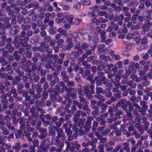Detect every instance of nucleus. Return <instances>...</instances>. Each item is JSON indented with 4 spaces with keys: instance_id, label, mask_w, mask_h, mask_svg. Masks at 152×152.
Instances as JSON below:
<instances>
[{
    "instance_id": "obj_1",
    "label": "nucleus",
    "mask_w": 152,
    "mask_h": 152,
    "mask_svg": "<svg viewBox=\"0 0 152 152\" xmlns=\"http://www.w3.org/2000/svg\"><path fill=\"white\" fill-rule=\"evenodd\" d=\"M33 33L31 31H28L26 32L24 31H22L20 34L15 36L12 43L18 47L23 46L26 47L28 46L29 37Z\"/></svg>"
},
{
    "instance_id": "obj_2",
    "label": "nucleus",
    "mask_w": 152,
    "mask_h": 152,
    "mask_svg": "<svg viewBox=\"0 0 152 152\" xmlns=\"http://www.w3.org/2000/svg\"><path fill=\"white\" fill-rule=\"evenodd\" d=\"M97 69L99 71L104 70L106 73H117V67L116 64L113 65L112 63L108 64L107 62H101L100 65L98 66Z\"/></svg>"
},
{
    "instance_id": "obj_3",
    "label": "nucleus",
    "mask_w": 152,
    "mask_h": 152,
    "mask_svg": "<svg viewBox=\"0 0 152 152\" xmlns=\"http://www.w3.org/2000/svg\"><path fill=\"white\" fill-rule=\"evenodd\" d=\"M66 95L69 97H66L64 98L63 101L61 102L62 104H65L66 101H67L68 103H70L72 100L70 97L72 99H74L77 98V88H72V87H67L66 90Z\"/></svg>"
},
{
    "instance_id": "obj_4",
    "label": "nucleus",
    "mask_w": 152,
    "mask_h": 152,
    "mask_svg": "<svg viewBox=\"0 0 152 152\" xmlns=\"http://www.w3.org/2000/svg\"><path fill=\"white\" fill-rule=\"evenodd\" d=\"M56 45L54 48V50L55 52H57L59 48H61V51H65L67 50H69L71 49L73 46H72V44H68L66 43H64V40L63 39H60L56 41Z\"/></svg>"
},
{
    "instance_id": "obj_5",
    "label": "nucleus",
    "mask_w": 152,
    "mask_h": 152,
    "mask_svg": "<svg viewBox=\"0 0 152 152\" xmlns=\"http://www.w3.org/2000/svg\"><path fill=\"white\" fill-rule=\"evenodd\" d=\"M48 92L50 93V99L53 102H61L63 100V97L58 96V92L56 89L54 90L53 88H48Z\"/></svg>"
},
{
    "instance_id": "obj_6",
    "label": "nucleus",
    "mask_w": 152,
    "mask_h": 152,
    "mask_svg": "<svg viewBox=\"0 0 152 152\" xmlns=\"http://www.w3.org/2000/svg\"><path fill=\"white\" fill-rule=\"evenodd\" d=\"M48 83L46 82L43 86V92L42 94V98L41 101L37 100L36 102V105L37 106H43L45 104V99L48 98Z\"/></svg>"
},
{
    "instance_id": "obj_7",
    "label": "nucleus",
    "mask_w": 152,
    "mask_h": 152,
    "mask_svg": "<svg viewBox=\"0 0 152 152\" xmlns=\"http://www.w3.org/2000/svg\"><path fill=\"white\" fill-rule=\"evenodd\" d=\"M83 92L86 94V96L89 99H92V96L91 94H94L95 93L94 90V85H86L84 86Z\"/></svg>"
},
{
    "instance_id": "obj_8",
    "label": "nucleus",
    "mask_w": 152,
    "mask_h": 152,
    "mask_svg": "<svg viewBox=\"0 0 152 152\" xmlns=\"http://www.w3.org/2000/svg\"><path fill=\"white\" fill-rule=\"evenodd\" d=\"M30 111L32 113V115L34 116L37 117L40 113H45V110L41 108L38 106L34 105L30 109Z\"/></svg>"
},
{
    "instance_id": "obj_9",
    "label": "nucleus",
    "mask_w": 152,
    "mask_h": 152,
    "mask_svg": "<svg viewBox=\"0 0 152 152\" xmlns=\"http://www.w3.org/2000/svg\"><path fill=\"white\" fill-rule=\"evenodd\" d=\"M137 17L135 15H133L131 17V20L130 22H128L127 24V26L128 28H130L132 30L134 29H139L140 26L137 25L136 26L134 25L137 22Z\"/></svg>"
},
{
    "instance_id": "obj_10",
    "label": "nucleus",
    "mask_w": 152,
    "mask_h": 152,
    "mask_svg": "<svg viewBox=\"0 0 152 152\" xmlns=\"http://www.w3.org/2000/svg\"><path fill=\"white\" fill-rule=\"evenodd\" d=\"M59 73H57L56 71H55L52 74V75H48V81L50 80L49 83L51 86H53L56 83L58 82L59 78L57 75H58Z\"/></svg>"
},
{
    "instance_id": "obj_11",
    "label": "nucleus",
    "mask_w": 152,
    "mask_h": 152,
    "mask_svg": "<svg viewBox=\"0 0 152 152\" xmlns=\"http://www.w3.org/2000/svg\"><path fill=\"white\" fill-rule=\"evenodd\" d=\"M74 18V16L73 15H70L69 13L65 12L63 14V16L61 18L62 23H68L70 24H72Z\"/></svg>"
},
{
    "instance_id": "obj_12",
    "label": "nucleus",
    "mask_w": 152,
    "mask_h": 152,
    "mask_svg": "<svg viewBox=\"0 0 152 152\" xmlns=\"http://www.w3.org/2000/svg\"><path fill=\"white\" fill-rule=\"evenodd\" d=\"M7 95L8 97V100L10 102H12L14 100L15 97H16L18 96V93L16 89L15 88H12L7 93Z\"/></svg>"
},
{
    "instance_id": "obj_13",
    "label": "nucleus",
    "mask_w": 152,
    "mask_h": 152,
    "mask_svg": "<svg viewBox=\"0 0 152 152\" xmlns=\"http://www.w3.org/2000/svg\"><path fill=\"white\" fill-rule=\"evenodd\" d=\"M45 41L41 43L39 46L37 47V50L41 52L43 50L45 51L48 53V36H46L44 39Z\"/></svg>"
},
{
    "instance_id": "obj_14",
    "label": "nucleus",
    "mask_w": 152,
    "mask_h": 152,
    "mask_svg": "<svg viewBox=\"0 0 152 152\" xmlns=\"http://www.w3.org/2000/svg\"><path fill=\"white\" fill-rule=\"evenodd\" d=\"M130 103L129 101H127L126 99H123L118 101L117 103L118 105L121 107L123 109L127 111L128 106L130 104Z\"/></svg>"
},
{
    "instance_id": "obj_15",
    "label": "nucleus",
    "mask_w": 152,
    "mask_h": 152,
    "mask_svg": "<svg viewBox=\"0 0 152 152\" xmlns=\"http://www.w3.org/2000/svg\"><path fill=\"white\" fill-rule=\"evenodd\" d=\"M66 88L64 83L62 81L60 82L58 84L55 86L56 90L58 92V96L59 95V93L62 94L64 91H66Z\"/></svg>"
},
{
    "instance_id": "obj_16",
    "label": "nucleus",
    "mask_w": 152,
    "mask_h": 152,
    "mask_svg": "<svg viewBox=\"0 0 152 152\" xmlns=\"http://www.w3.org/2000/svg\"><path fill=\"white\" fill-rule=\"evenodd\" d=\"M148 124H135V127L137 129L140 134H142L144 132V131L147 130L148 128Z\"/></svg>"
},
{
    "instance_id": "obj_17",
    "label": "nucleus",
    "mask_w": 152,
    "mask_h": 152,
    "mask_svg": "<svg viewBox=\"0 0 152 152\" xmlns=\"http://www.w3.org/2000/svg\"><path fill=\"white\" fill-rule=\"evenodd\" d=\"M148 39L145 37L142 38L140 42V45L139 47V50H143L147 47Z\"/></svg>"
},
{
    "instance_id": "obj_18",
    "label": "nucleus",
    "mask_w": 152,
    "mask_h": 152,
    "mask_svg": "<svg viewBox=\"0 0 152 152\" xmlns=\"http://www.w3.org/2000/svg\"><path fill=\"white\" fill-rule=\"evenodd\" d=\"M95 79L96 80V84L97 86H101L102 83L104 84H106L108 82V80L105 77H100Z\"/></svg>"
},
{
    "instance_id": "obj_19",
    "label": "nucleus",
    "mask_w": 152,
    "mask_h": 152,
    "mask_svg": "<svg viewBox=\"0 0 152 152\" xmlns=\"http://www.w3.org/2000/svg\"><path fill=\"white\" fill-rule=\"evenodd\" d=\"M20 30V27L15 25L12 26L9 30V34L11 35H14L17 34Z\"/></svg>"
},
{
    "instance_id": "obj_20",
    "label": "nucleus",
    "mask_w": 152,
    "mask_h": 152,
    "mask_svg": "<svg viewBox=\"0 0 152 152\" xmlns=\"http://www.w3.org/2000/svg\"><path fill=\"white\" fill-rule=\"evenodd\" d=\"M58 58V56L57 55H53L52 58L54 61L53 63V66H52V65L50 64H48V69H50L52 71H53L55 70L57 64L56 61Z\"/></svg>"
},
{
    "instance_id": "obj_21",
    "label": "nucleus",
    "mask_w": 152,
    "mask_h": 152,
    "mask_svg": "<svg viewBox=\"0 0 152 152\" xmlns=\"http://www.w3.org/2000/svg\"><path fill=\"white\" fill-rule=\"evenodd\" d=\"M121 79V77L119 75L115 76L113 79H112V83L114 84L115 86L118 87L120 84L119 82Z\"/></svg>"
},
{
    "instance_id": "obj_22",
    "label": "nucleus",
    "mask_w": 152,
    "mask_h": 152,
    "mask_svg": "<svg viewBox=\"0 0 152 152\" xmlns=\"http://www.w3.org/2000/svg\"><path fill=\"white\" fill-rule=\"evenodd\" d=\"M7 33L5 31H2L1 37V40H0V46L2 47L4 46L6 43Z\"/></svg>"
},
{
    "instance_id": "obj_23",
    "label": "nucleus",
    "mask_w": 152,
    "mask_h": 152,
    "mask_svg": "<svg viewBox=\"0 0 152 152\" xmlns=\"http://www.w3.org/2000/svg\"><path fill=\"white\" fill-rule=\"evenodd\" d=\"M107 21V19H104L103 17H99L98 19L96 18H92L91 21L92 22L95 23L96 24L102 22L105 23Z\"/></svg>"
},
{
    "instance_id": "obj_24",
    "label": "nucleus",
    "mask_w": 152,
    "mask_h": 152,
    "mask_svg": "<svg viewBox=\"0 0 152 152\" xmlns=\"http://www.w3.org/2000/svg\"><path fill=\"white\" fill-rule=\"evenodd\" d=\"M39 79V77L38 76V75L36 74H33L31 75H30L29 77V80L31 83L38 82Z\"/></svg>"
},
{
    "instance_id": "obj_25",
    "label": "nucleus",
    "mask_w": 152,
    "mask_h": 152,
    "mask_svg": "<svg viewBox=\"0 0 152 152\" xmlns=\"http://www.w3.org/2000/svg\"><path fill=\"white\" fill-rule=\"evenodd\" d=\"M151 26V23L149 22L143 24L142 25V29L144 32L148 31L150 29Z\"/></svg>"
},
{
    "instance_id": "obj_26",
    "label": "nucleus",
    "mask_w": 152,
    "mask_h": 152,
    "mask_svg": "<svg viewBox=\"0 0 152 152\" xmlns=\"http://www.w3.org/2000/svg\"><path fill=\"white\" fill-rule=\"evenodd\" d=\"M139 66V65L138 63H135L134 61H132L129 63V68H131L133 70V71H135V69H137Z\"/></svg>"
},
{
    "instance_id": "obj_27",
    "label": "nucleus",
    "mask_w": 152,
    "mask_h": 152,
    "mask_svg": "<svg viewBox=\"0 0 152 152\" xmlns=\"http://www.w3.org/2000/svg\"><path fill=\"white\" fill-rule=\"evenodd\" d=\"M61 76L64 82H66L69 80V77L67 75L66 72L65 71H61Z\"/></svg>"
},
{
    "instance_id": "obj_28",
    "label": "nucleus",
    "mask_w": 152,
    "mask_h": 152,
    "mask_svg": "<svg viewBox=\"0 0 152 152\" xmlns=\"http://www.w3.org/2000/svg\"><path fill=\"white\" fill-rule=\"evenodd\" d=\"M37 73L39 75H40L41 76H44L46 75V72L45 70L43 69L40 67L39 66L37 68Z\"/></svg>"
},
{
    "instance_id": "obj_29",
    "label": "nucleus",
    "mask_w": 152,
    "mask_h": 152,
    "mask_svg": "<svg viewBox=\"0 0 152 152\" xmlns=\"http://www.w3.org/2000/svg\"><path fill=\"white\" fill-rule=\"evenodd\" d=\"M99 131H101V133L102 135H105L108 132H110V130L109 129H106L104 130V128L102 126L99 127L98 128Z\"/></svg>"
},
{
    "instance_id": "obj_30",
    "label": "nucleus",
    "mask_w": 152,
    "mask_h": 152,
    "mask_svg": "<svg viewBox=\"0 0 152 152\" xmlns=\"http://www.w3.org/2000/svg\"><path fill=\"white\" fill-rule=\"evenodd\" d=\"M51 38L50 37L48 36V42H49L50 46L51 47H53L54 49V48L56 45V43L55 39H52L51 40Z\"/></svg>"
},
{
    "instance_id": "obj_31",
    "label": "nucleus",
    "mask_w": 152,
    "mask_h": 152,
    "mask_svg": "<svg viewBox=\"0 0 152 152\" xmlns=\"http://www.w3.org/2000/svg\"><path fill=\"white\" fill-rule=\"evenodd\" d=\"M13 56L14 57L15 60L17 61H19L21 58L20 54L17 51H14L13 53Z\"/></svg>"
},
{
    "instance_id": "obj_32",
    "label": "nucleus",
    "mask_w": 152,
    "mask_h": 152,
    "mask_svg": "<svg viewBox=\"0 0 152 152\" xmlns=\"http://www.w3.org/2000/svg\"><path fill=\"white\" fill-rule=\"evenodd\" d=\"M1 95L0 99H1V103H8V99L7 98V94H2Z\"/></svg>"
},
{
    "instance_id": "obj_33",
    "label": "nucleus",
    "mask_w": 152,
    "mask_h": 152,
    "mask_svg": "<svg viewBox=\"0 0 152 152\" xmlns=\"http://www.w3.org/2000/svg\"><path fill=\"white\" fill-rule=\"evenodd\" d=\"M13 122V124H17L18 122L19 124H23V117H19L18 118H16L12 120Z\"/></svg>"
},
{
    "instance_id": "obj_34",
    "label": "nucleus",
    "mask_w": 152,
    "mask_h": 152,
    "mask_svg": "<svg viewBox=\"0 0 152 152\" xmlns=\"http://www.w3.org/2000/svg\"><path fill=\"white\" fill-rule=\"evenodd\" d=\"M18 110V109L15 107H14L13 110L11 111V114L10 115V116L12 119L15 118L16 117L15 115L17 114V113Z\"/></svg>"
},
{
    "instance_id": "obj_35",
    "label": "nucleus",
    "mask_w": 152,
    "mask_h": 152,
    "mask_svg": "<svg viewBox=\"0 0 152 152\" xmlns=\"http://www.w3.org/2000/svg\"><path fill=\"white\" fill-rule=\"evenodd\" d=\"M81 4L80 1V2L78 1H76L73 4V7L76 10H79L80 9Z\"/></svg>"
},
{
    "instance_id": "obj_36",
    "label": "nucleus",
    "mask_w": 152,
    "mask_h": 152,
    "mask_svg": "<svg viewBox=\"0 0 152 152\" xmlns=\"http://www.w3.org/2000/svg\"><path fill=\"white\" fill-rule=\"evenodd\" d=\"M21 80V79L18 76L16 75L15 77V79L13 80L12 84L13 85H16L18 84V83Z\"/></svg>"
},
{
    "instance_id": "obj_37",
    "label": "nucleus",
    "mask_w": 152,
    "mask_h": 152,
    "mask_svg": "<svg viewBox=\"0 0 152 152\" xmlns=\"http://www.w3.org/2000/svg\"><path fill=\"white\" fill-rule=\"evenodd\" d=\"M23 85L22 83H20L18 84L17 88L18 92L19 94H21L23 92V91L24 90L23 89Z\"/></svg>"
},
{
    "instance_id": "obj_38",
    "label": "nucleus",
    "mask_w": 152,
    "mask_h": 152,
    "mask_svg": "<svg viewBox=\"0 0 152 152\" xmlns=\"http://www.w3.org/2000/svg\"><path fill=\"white\" fill-rule=\"evenodd\" d=\"M137 22L140 25L143 23V21L144 20H145V18L144 16L142 15H139L137 16Z\"/></svg>"
},
{
    "instance_id": "obj_39",
    "label": "nucleus",
    "mask_w": 152,
    "mask_h": 152,
    "mask_svg": "<svg viewBox=\"0 0 152 152\" xmlns=\"http://www.w3.org/2000/svg\"><path fill=\"white\" fill-rule=\"evenodd\" d=\"M48 13H46V17L45 18L44 22L45 23L43 24L42 25L40 26L41 27V30H44L47 27V26L45 24V23H48Z\"/></svg>"
},
{
    "instance_id": "obj_40",
    "label": "nucleus",
    "mask_w": 152,
    "mask_h": 152,
    "mask_svg": "<svg viewBox=\"0 0 152 152\" xmlns=\"http://www.w3.org/2000/svg\"><path fill=\"white\" fill-rule=\"evenodd\" d=\"M57 134L56 138L59 139L61 137H64V134L63 132V130L61 129H58L57 131Z\"/></svg>"
},
{
    "instance_id": "obj_41",
    "label": "nucleus",
    "mask_w": 152,
    "mask_h": 152,
    "mask_svg": "<svg viewBox=\"0 0 152 152\" xmlns=\"http://www.w3.org/2000/svg\"><path fill=\"white\" fill-rule=\"evenodd\" d=\"M72 146L75 148L76 150H78L80 147V145L78 143L77 141L72 142L71 143Z\"/></svg>"
},
{
    "instance_id": "obj_42",
    "label": "nucleus",
    "mask_w": 152,
    "mask_h": 152,
    "mask_svg": "<svg viewBox=\"0 0 152 152\" xmlns=\"http://www.w3.org/2000/svg\"><path fill=\"white\" fill-rule=\"evenodd\" d=\"M139 4V2L135 0H132L129 3V5L130 7H135L138 5Z\"/></svg>"
},
{
    "instance_id": "obj_43",
    "label": "nucleus",
    "mask_w": 152,
    "mask_h": 152,
    "mask_svg": "<svg viewBox=\"0 0 152 152\" xmlns=\"http://www.w3.org/2000/svg\"><path fill=\"white\" fill-rule=\"evenodd\" d=\"M7 61L4 57H0V63L2 66H4L7 64Z\"/></svg>"
},
{
    "instance_id": "obj_44",
    "label": "nucleus",
    "mask_w": 152,
    "mask_h": 152,
    "mask_svg": "<svg viewBox=\"0 0 152 152\" xmlns=\"http://www.w3.org/2000/svg\"><path fill=\"white\" fill-rule=\"evenodd\" d=\"M2 83L3 84L6 86V87H5L6 88L5 90L6 91L8 90L11 85V83L10 81L7 80L4 81Z\"/></svg>"
},
{
    "instance_id": "obj_45",
    "label": "nucleus",
    "mask_w": 152,
    "mask_h": 152,
    "mask_svg": "<svg viewBox=\"0 0 152 152\" xmlns=\"http://www.w3.org/2000/svg\"><path fill=\"white\" fill-rule=\"evenodd\" d=\"M100 104L101 109L100 112L101 113H102L106 111L107 108V105L105 103H102L101 102H100Z\"/></svg>"
},
{
    "instance_id": "obj_46",
    "label": "nucleus",
    "mask_w": 152,
    "mask_h": 152,
    "mask_svg": "<svg viewBox=\"0 0 152 152\" xmlns=\"http://www.w3.org/2000/svg\"><path fill=\"white\" fill-rule=\"evenodd\" d=\"M83 38L85 40H91L92 39V37L91 35H90L88 33H85L83 35Z\"/></svg>"
},
{
    "instance_id": "obj_47",
    "label": "nucleus",
    "mask_w": 152,
    "mask_h": 152,
    "mask_svg": "<svg viewBox=\"0 0 152 152\" xmlns=\"http://www.w3.org/2000/svg\"><path fill=\"white\" fill-rule=\"evenodd\" d=\"M37 25L35 23H32L31 27V28L34 30H35L34 31V33L35 34H37L38 33L39 31V28L37 27H37Z\"/></svg>"
},
{
    "instance_id": "obj_48",
    "label": "nucleus",
    "mask_w": 152,
    "mask_h": 152,
    "mask_svg": "<svg viewBox=\"0 0 152 152\" xmlns=\"http://www.w3.org/2000/svg\"><path fill=\"white\" fill-rule=\"evenodd\" d=\"M31 26L30 25H27L26 24H22L21 26V29L22 31H27L30 28Z\"/></svg>"
},
{
    "instance_id": "obj_49",
    "label": "nucleus",
    "mask_w": 152,
    "mask_h": 152,
    "mask_svg": "<svg viewBox=\"0 0 152 152\" xmlns=\"http://www.w3.org/2000/svg\"><path fill=\"white\" fill-rule=\"evenodd\" d=\"M5 47L8 50V51L10 52H12L14 50V48L12 46V44H7Z\"/></svg>"
},
{
    "instance_id": "obj_50",
    "label": "nucleus",
    "mask_w": 152,
    "mask_h": 152,
    "mask_svg": "<svg viewBox=\"0 0 152 152\" xmlns=\"http://www.w3.org/2000/svg\"><path fill=\"white\" fill-rule=\"evenodd\" d=\"M39 118L41 120V121H40L39 120L37 121V124H42L41 121L44 122V123L45 124H48V121H46L45 122V119H44V115L43 113H41L39 115Z\"/></svg>"
},
{
    "instance_id": "obj_51",
    "label": "nucleus",
    "mask_w": 152,
    "mask_h": 152,
    "mask_svg": "<svg viewBox=\"0 0 152 152\" xmlns=\"http://www.w3.org/2000/svg\"><path fill=\"white\" fill-rule=\"evenodd\" d=\"M20 144L19 142L16 143L12 146V148L13 149H15L16 151L19 150L21 149Z\"/></svg>"
},
{
    "instance_id": "obj_52",
    "label": "nucleus",
    "mask_w": 152,
    "mask_h": 152,
    "mask_svg": "<svg viewBox=\"0 0 152 152\" xmlns=\"http://www.w3.org/2000/svg\"><path fill=\"white\" fill-rule=\"evenodd\" d=\"M75 32L77 34H80L81 36H83L85 33V30L83 28H80L76 30Z\"/></svg>"
},
{
    "instance_id": "obj_53",
    "label": "nucleus",
    "mask_w": 152,
    "mask_h": 152,
    "mask_svg": "<svg viewBox=\"0 0 152 152\" xmlns=\"http://www.w3.org/2000/svg\"><path fill=\"white\" fill-rule=\"evenodd\" d=\"M73 104H75L77 106L78 108L80 109H81L83 108L82 103L81 102H78L76 100H73Z\"/></svg>"
},
{
    "instance_id": "obj_54",
    "label": "nucleus",
    "mask_w": 152,
    "mask_h": 152,
    "mask_svg": "<svg viewBox=\"0 0 152 152\" xmlns=\"http://www.w3.org/2000/svg\"><path fill=\"white\" fill-rule=\"evenodd\" d=\"M129 144L127 142L123 143V149L127 152H130V148L129 147Z\"/></svg>"
},
{
    "instance_id": "obj_55",
    "label": "nucleus",
    "mask_w": 152,
    "mask_h": 152,
    "mask_svg": "<svg viewBox=\"0 0 152 152\" xmlns=\"http://www.w3.org/2000/svg\"><path fill=\"white\" fill-rule=\"evenodd\" d=\"M96 94H100V93L104 94L105 93V91L102 88L96 87Z\"/></svg>"
},
{
    "instance_id": "obj_56",
    "label": "nucleus",
    "mask_w": 152,
    "mask_h": 152,
    "mask_svg": "<svg viewBox=\"0 0 152 152\" xmlns=\"http://www.w3.org/2000/svg\"><path fill=\"white\" fill-rule=\"evenodd\" d=\"M66 71L68 73H69V75L71 78H72L74 76V74L72 73L73 71V69L71 67H68Z\"/></svg>"
},
{
    "instance_id": "obj_57",
    "label": "nucleus",
    "mask_w": 152,
    "mask_h": 152,
    "mask_svg": "<svg viewBox=\"0 0 152 152\" xmlns=\"http://www.w3.org/2000/svg\"><path fill=\"white\" fill-rule=\"evenodd\" d=\"M84 96H78L80 99L79 101L81 103H82L83 106H85V104H87V103L85 99L83 97Z\"/></svg>"
},
{
    "instance_id": "obj_58",
    "label": "nucleus",
    "mask_w": 152,
    "mask_h": 152,
    "mask_svg": "<svg viewBox=\"0 0 152 152\" xmlns=\"http://www.w3.org/2000/svg\"><path fill=\"white\" fill-rule=\"evenodd\" d=\"M140 104L141 106H142V107H140L147 110H148V107L146 102L142 100L140 102Z\"/></svg>"
},
{
    "instance_id": "obj_59",
    "label": "nucleus",
    "mask_w": 152,
    "mask_h": 152,
    "mask_svg": "<svg viewBox=\"0 0 152 152\" xmlns=\"http://www.w3.org/2000/svg\"><path fill=\"white\" fill-rule=\"evenodd\" d=\"M110 6L113 8L115 10L119 11L121 10V8L119 6H117L116 5L115 3H112L110 4Z\"/></svg>"
},
{
    "instance_id": "obj_60",
    "label": "nucleus",
    "mask_w": 152,
    "mask_h": 152,
    "mask_svg": "<svg viewBox=\"0 0 152 152\" xmlns=\"http://www.w3.org/2000/svg\"><path fill=\"white\" fill-rule=\"evenodd\" d=\"M36 89V91L37 94H39V95L34 96V98L35 99H37L39 98V97H40V95H41V93H42V89L41 88H37Z\"/></svg>"
},
{
    "instance_id": "obj_61",
    "label": "nucleus",
    "mask_w": 152,
    "mask_h": 152,
    "mask_svg": "<svg viewBox=\"0 0 152 152\" xmlns=\"http://www.w3.org/2000/svg\"><path fill=\"white\" fill-rule=\"evenodd\" d=\"M31 61H27L25 64H23L22 65V64H20V66L22 67H30V66L31 65Z\"/></svg>"
},
{
    "instance_id": "obj_62",
    "label": "nucleus",
    "mask_w": 152,
    "mask_h": 152,
    "mask_svg": "<svg viewBox=\"0 0 152 152\" xmlns=\"http://www.w3.org/2000/svg\"><path fill=\"white\" fill-rule=\"evenodd\" d=\"M75 148L71 145H68L66 146V150L67 151H70V152H76V151L75 150Z\"/></svg>"
},
{
    "instance_id": "obj_63",
    "label": "nucleus",
    "mask_w": 152,
    "mask_h": 152,
    "mask_svg": "<svg viewBox=\"0 0 152 152\" xmlns=\"http://www.w3.org/2000/svg\"><path fill=\"white\" fill-rule=\"evenodd\" d=\"M65 82L66 83V85L67 86H69V87H73L75 86L74 82L72 80L69 81L68 80L67 81Z\"/></svg>"
},
{
    "instance_id": "obj_64",
    "label": "nucleus",
    "mask_w": 152,
    "mask_h": 152,
    "mask_svg": "<svg viewBox=\"0 0 152 152\" xmlns=\"http://www.w3.org/2000/svg\"><path fill=\"white\" fill-rule=\"evenodd\" d=\"M105 32L104 31H101L100 33V34L101 37V42H104L105 39Z\"/></svg>"
}]
</instances>
